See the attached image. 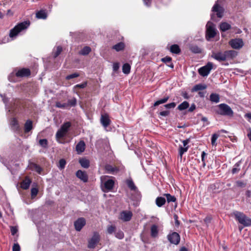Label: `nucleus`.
Returning <instances> with one entry per match:
<instances>
[{"instance_id":"72a5a7b5","label":"nucleus","mask_w":251,"mask_h":251,"mask_svg":"<svg viewBox=\"0 0 251 251\" xmlns=\"http://www.w3.org/2000/svg\"><path fill=\"white\" fill-rule=\"evenodd\" d=\"M66 103L68 105V109H69L70 107H75L76 105L77 100L76 98H74L72 99L68 100Z\"/></svg>"},{"instance_id":"0e129e2a","label":"nucleus","mask_w":251,"mask_h":251,"mask_svg":"<svg viewBox=\"0 0 251 251\" xmlns=\"http://www.w3.org/2000/svg\"><path fill=\"white\" fill-rule=\"evenodd\" d=\"M236 184L238 187H244L246 186V183H245L244 182H243L242 181L239 180V181H236Z\"/></svg>"},{"instance_id":"393cba45","label":"nucleus","mask_w":251,"mask_h":251,"mask_svg":"<svg viewBox=\"0 0 251 251\" xmlns=\"http://www.w3.org/2000/svg\"><path fill=\"white\" fill-rule=\"evenodd\" d=\"M207 86L205 84H198L195 85L192 89V92H197L198 91L203 90L206 88Z\"/></svg>"},{"instance_id":"473e14b6","label":"nucleus","mask_w":251,"mask_h":251,"mask_svg":"<svg viewBox=\"0 0 251 251\" xmlns=\"http://www.w3.org/2000/svg\"><path fill=\"white\" fill-rule=\"evenodd\" d=\"M189 104L188 102H187V101H184L183 102H182L181 103H180L177 106V108L179 111H182V110H185L187 108H188L189 107Z\"/></svg>"},{"instance_id":"2eb2a0df","label":"nucleus","mask_w":251,"mask_h":251,"mask_svg":"<svg viewBox=\"0 0 251 251\" xmlns=\"http://www.w3.org/2000/svg\"><path fill=\"white\" fill-rule=\"evenodd\" d=\"M86 221L84 218H79L74 223V226L76 231H79L85 225Z\"/></svg>"},{"instance_id":"ea45409f","label":"nucleus","mask_w":251,"mask_h":251,"mask_svg":"<svg viewBox=\"0 0 251 251\" xmlns=\"http://www.w3.org/2000/svg\"><path fill=\"white\" fill-rule=\"evenodd\" d=\"M36 16L38 19H45L47 18V14L43 10H40L36 13Z\"/></svg>"},{"instance_id":"f704fd0d","label":"nucleus","mask_w":251,"mask_h":251,"mask_svg":"<svg viewBox=\"0 0 251 251\" xmlns=\"http://www.w3.org/2000/svg\"><path fill=\"white\" fill-rule=\"evenodd\" d=\"M190 50L195 53H199L201 52V50L198 46L192 45L190 47Z\"/></svg>"},{"instance_id":"6e6d98bb","label":"nucleus","mask_w":251,"mask_h":251,"mask_svg":"<svg viewBox=\"0 0 251 251\" xmlns=\"http://www.w3.org/2000/svg\"><path fill=\"white\" fill-rule=\"evenodd\" d=\"M12 251H21V247L18 243L14 244L12 247Z\"/></svg>"},{"instance_id":"4c0bfd02","label":"nucleus","mask_w":251,"mask_h":251,"mask_svg":"<svg viewBox=\"0 0 251 251\" xmlns=\"http://www.w3.org/2000/svg\"><path fill=\"white\" fill-rule=\"evenodd\" d=\"M91 51V49L88 46L84 47L80 51V54L83 55L88 54Z\"/></svg>"},{"instance_id":"680f3d73","label":"nucleus","mask_w":251,"mask_h":251,"mask_svg":"<svg viewBox=\"0 0 251 251\" xmlns=\"http://www.w3.org/2000/svg\"><path fill=\"white\" fill-rule=\"evenodd\" d=\"M159 115L166 117L170 114V112L168 110L163 111L159 113Z\"/></svg>"},{"instance_id":"dca6fc26","label":"nucleus","mask_w":251,"mask_h":251,"mask_svg":"<svg viewBox=\"0 0 251 251\" xmlns=\"http://www.w3.org/2000/svg\"><path fill=\"white\" fill-rule=\"evenodd\" d=\"M212 11L216 12L218 17L221 18L223 17L224 9L218 3H216L212 8Z\"/></svg>"},{"instance_id":"412c9836","label":"nucleus","mask_w":251,"mask_h":251,"mask_svg":"<svg viewBox=\"0 0 251 251\" xmlns=\"http://www.w3.org/2000/svg\"><path fill=\"white\" fill-rule=\"evenodd\" d=\"M226 60L232 59L238 55V52L234 50L225 51Z\"/></svg>"},{"instance_id":"6ab92c4d","label":"nucleus","mask_w":251,"mask_h":251,"mask_svg":"<svg viewBox=\"0 0 251 251\" xmlns=\"http://www.w3.org/2000/svg\"><path fill=\"white\" fill-rule=\"evenodd\" d=\"M100 123L104 127H107L110 124L111 121L107 114L101 115L100 117Z\"/></svg>"},{"instance_id":"052dcab7","label":"nucleus","mask_w":251,"mask_h":251,"mask_svg":"<svg viewBox=\"0 0 251 251\" xmlns=\"http://www.w3.org/2000/svg\"><path fill=\"white\" fill-rule=\"evenodd\" d=\"M119 69V63H114L113 65V71L116 72H117Z\"/></svg>"},{"instance_id":"f257e3e1","label":"nucleus","mask_w":251,"mask_h":251,"mask_svg":"<svg viewBox=\"0 0 251 251\" xmlns=\"http://www.w3.org/2000/svg\"><path fill=\"white\" fill-rule=\"evenodd\" d=\"M29 25L30 22L28 21L18 24L10 30L9 37L12 38L16 37L20 32L26 29Z\"/></svg>"},{"instance_id":"4468645a","label":"nucleus","mask_w":251,"mask_h":251,"mask_svg":"<svg viewBox=\"0 0 251 251\" xmlns=\"http://www.w3.org/2000/svg\"><path fill=\"white\" fill-rule=\"evenodd\" d=\"M211 57L219 62L226 60L225 51L213 52Z\"/></svg>"},{"instance_id":"864d4df0","label":"nucleus","mask_w":251,"mask_h":251,"mask_svg":"<svg viewBox=\"0 0 251 251\" xmlns=\"http://www.w3.org/2000/svg\"><path fill=\"white\" fill-rule=\"evenodd\" d=\"M164 107L167 109L174 108L176 106V103L173 102L168 104H166L164 105Z\"/></svg>"},{"instance_id":"a211bd4d","label":"nucleus","mask_w":251,"mask_h":251,"mask_svg":"<svg viewBox=\"0 0 251 251\" xmlns=\"http://www.w3.org/2000/svg\"><path fill=\"white\" fill-rule=\"evenodd\" d=\"M76 176L81 180L83 181L84 182H86L88 181V176L86 173L84 171H82L81 170H78L76 172Z\"/></svg>"},{"instance_id":"9b49d317","label":"nucleus","mask_w":251,"mask_h":251,"mask_svg":"<svg viewBox=\"0 0 251 251\" xmlns=\"http://www.w3.org/2000/svg\"><path fill=\"white\" fill-rule=\"evenodd\" d=\"M229 45L234 49H240L244 46V43L242 39L236 38L231 39L229 42Z\"/></svg>"},{"instance_id":"20e7f679","label":"nucleus","mask_w":251,"mask_h":251,"mask_svg":"<svg viewBox=\"0 0 251 251\" xmlns=\"http://www.w3.org/2000/svg\"><path fill=\"white\" fill-rule=\"evenodd\" d=\"M235 219L238 222L244 226H251V219L247 217L243 213L236 211L234 213Z\"/></svg>"},{"instance_id":"aec40b11","label":"nucleus","mask_w":251,"mask_h":251,"mask_svg":"<svg viewBox=\"0 0 251 251\" xmlns=\"http://www.w3.org/2000/svg\"><path fill=\"white\" fill-rule=\"evenodd\" d=\"M85 149V142L81 140L80 141L76 146L75 150L77 153L79 154L83 152Z\"/></svg>"},{"instance_id":"774afa93","label":"nucleus","mask_w":251,"mask_h":251,"mask_svg":"<svg viewBox=\"0 0 251 251\" xmlns=\"http://www.w3.org/2000/svg\"><path fill=\"white\" fill-rule=\"evenodd\" d=\"M247 131L248 132L247 134V136L249 138L250 141L251 142V128L249 127L247 129Z\"/></svg>"},{"instance_id":"c756f323","label":"nucleus","mask_w":251,"mask_h":251,"mask_svg":"<svg viewBox=\"0 0 251 251\" xmlns=\"http://www.w3.org/2000/svg\"><path fill=\"white\" fill-rule=\"evenodd\" d=\"M210 100L211 102L218 103L220 101V96L216 93H212L210 95Z\"/></svg>"},{"instance_id":"cd10ccee","label":"nucleus","mask_w":251,"mask_h":251,"mask_svg":"<svg viewBox=\"0 0 251 251\" xmlns=\"http://www.w3.org/2000/svg\"><path fill=\"white\" fill-rule=\"evenodd\" d=\"M172 58L170 56H166L164 58H162L161 59V61L166 63V64H167V65L168 67L171 68H174V64L171 62L172 61Z\"/></svg>"},{"instance_id":"423d86ee","label":"nucleus","mask_w":251,"mask_h":251,"mask_svg":"<svg viewBox=\"0 0 251 251\" xmlns=\"http://www.w3.org/2000/svg\"><path fill=\"white\" fill-rule=\"evenodd\" d=\"M216 34L215 25L211 23L208 22L206 25V39L209 41L210 39L214 38Z\"/></svg>"},{"instance_id":"4d7b16f0","label":"nucleus","mask_w":251,"mask_h":251,"mask_svg":"<svg viewBox=\"0 0 251 251\" xmlns=\"http://www.w3.org/2000/svg\"><path fill=\"white\" fill-rule=\"evenodd\" d=\"M212 218L211 216H208L204 219V222L206 224V226H208L209 224L211 223Z\"/></svg>"},{"instance_id":"6e6552de","label":"nucleus","mask_w":251,"mask_h":251,"mask_svg":"<svg viewBox=\"0 0 251 251\" xmlns=\"http://www.w3.org/2000/svg\"><path fill=\"white\" fill-rule=\"evenodd\" d=\"M124 169V166L118 167L116 166H112L110 164H106L104 166V169L105 171L109 174L112 175H116L120 171Z\"/></svg>"},{"instance_id":"a19ab883","label":"nucleus","mask_w":251,"mask_h":251,"mask_svg":"<svg viewBox=\"0 0 251 251\" xmlns=\"http://www.w3.org/2000/svg\"><path fill=\"white\" fill-rule=\"evenodd\" d=\"M62 48L60 46L56 47V50H54L52 52L53 56L54 58H56L62 52Z\"/></svg>"},{"instance_id":"37998d69","label":"nucleus","mask_w":251,"mask_h":251,"mask_svg":"<svg viewBox=\"0 0 251 251\" xmlns=\"http://www.w3.org/2000/svg\"><path fill=\"white\" fill-rule=\"evenodd\" d=\"M31 167L32 169L35 170L38 174H41V172L42 171V169L41 167L35 163H32L31 164Z\"/></svg>"},{"instance_id":"49530a36","label":"nucleus","mask_w":251,"mask_h":251,"mask_svg":"<svg viewBox=\"0 0 251 251\" xmlns=\"http://www.w3.org/2000/svg\"><path fill=\"white\" fill-rule=\"evenodd\" d=\"M115 237L119 239H122L124 237V233L121 230H118L115 233Z\"/></svg>"},{"instance_id":"39448f33","label":"nucleus","mask_w":251,"mask_h":251,"mask_svg":"<svg viewBox=\"0 0 251 251\" xmlns=\"http://www.w3.org/2000/svg\"><path fill=\"white\" fill-rule=\"evenodd\" d=\"M125 182L127 185L128 188L132 191L135 193V199L136 200H139L141 198L140 192L139 191L137 187L135 185L132 179L129 177L125 180Z\"/></svg>"},{"instance_id":"f3484780","label":"nucleus","mask_w":251,"mask_h":251,"mask_svg":"<svg viewBox=\"0 0 251 251\" xmlns=\"http://www.w3.org/2000/svg\"><path fill=\"white\" fill-rule=\"evenodd\" d=\"M30 75V71L29 69L23 68L19 70L16 73L17 77H26Z\"/></svg>"},{"instance_id":"e2e57ef3","label":"nucleus","mask_w":251,"mask_h":251,"mask_svg":"<svg viewBox=\"0 0 251 251\" xmlns=\"http://www.w3.org/2000/svg\"><path fill=\"white\" fill-rule=\"evenodd\" d=\"M11 124L13 126H18V121L16 118H13L12 119L11 122Z\"/></svg>"},{"instance_id":"603ef678","label":"nucleus","mask_w":251,"mask_h":251,"mask_svg":"<svg viewBox=\"0 0 251 251\" xmlns=\"http://www.w3.org/2000/svg\"><path fill=\"white\" fill-rule=\"evenodd\" d=\"M66 162L65 159H61L59 161V168L61 169H63L65 168Z\"/></svg>"},{"instance_id":"4be33fe9","label":"nucleus","mask_w":251,"mask_h":251,"mask_svg":"<svg viewBox=\"0 0 251 251\" xmlns=\"http://www.w3.org/2000/svg\"><path fill=\"white\" fill-rule=\"evenodd\" d=\"M158 234V226L156 225H153L151 227V235L152 237L155 238L157 236Z\"/></svg>"},{"instance_id":"7ed1b4c3","label":"nucleus","mask_w":251,"mask_h":251,"mask_svg":"<svg viewBox=\"0 0 251 251\" xmlns=\"http://www.w3.org/2000/svg\"><path fill=\"white\" fill-rule=\"evenodd\" d=\"M72 126V124L70 122H67L64 123L61 126L59 129L57 130L55 134V138L56 140L58 142L59 140L64 137Z\"/></svg>"},{"instance_id":"2f4dec72","label":"nucleus","mask_w":251,"mask_h":251,"mask_svg":"<svg viewBox=\"0 0 251 251\" xmlns=\"http://www.w3.org/2000/svg\"><path fill=\"white\" fill-rule=\"evenodd\" d=\"M230 25L226 22L222 23L220 25V29L223 32L230 29Z\"/></svg>"},{"instance_id":"e433bc0d","label":"nucleus","mask_w":251,"mask_h":251,"mask_svg":"<svg viewBox=\"0 0 251 251\" xmlns=\"http://www.w3.org/2000/svg\"><path fill=\"white\" fill-rule=\"evenodd\" d=\"M163 196L166 197L168 203L170 202H175L176 201V198L170 194H164Z\"/></svg>"},{"instance_id":"69168bd1","label":"nucleus","mask_w":251,"mask_h":251,"mask_svg":"<svg viewBox=\"0 0 251 251\" xmlns=\"http://www.w3.org/2000/svg\"><path fill=\"white\" fill-rule=\"evenodd\" d=\"M196 108V105L194 103L191 104V106L188 109V111L189 112H193Z\"/></svg>"},{"instance_id":"0eeeda50","label":"nucleus","mask_w":251,"mask_h":251,"mask_svg":"<svg viewBox=\"0 0 251 251\" xmlns=\"http://www.w3.org/2000/svg\"><path fill=\"white\" fill-rule=\"evenodd\" d=\"M100 240V235L98 232H94L91 238L88 241V248L94 249Z\"/></svg>"},{"instance_id":"c85d7f7f","label":"nucleus","mask_w":251,"mask_h":251,"mask_svg":"<svg viewBox=\"0 0 251 251\" xmlns=\"http://www.w3.org/2000/svg\"><path fill=\"white\" fill-rule=\"evenodd\" d=\"M25 132H29L32 129V122L31 120H27L25 124Z\"/></svg>"},{"instance_id":"338daca9","label":"nucleus","mask_w":251,"mask_h":251,"mask_svg":"<svg viewBox=\"0 0 251 251\" xmlns=\"http://www.w3.org/2000/svg\"><path fill=\"white\" fill-rule=\"evenodd\" d=\"M174 219L175 220V225H176V226H178L179 225V222L178 220V216H177V215H176V214H175L174 215Z\"/></svg>"},{"instance_id":"c03bdc74","label":"nucleus","mask_w":251,"mask_h":251,"mask_svg":"<svg viewBox=\"0 0 251 251\" xmlns=\"http://www.w3.org/2000/svg\"><path fill=\"white\" fill-rule=\"evenodd\" d=\"M55 106L60 108L68 109V105L67 104L66 102L61 103L59 101H57L55 103Z\"/></svg>"},{"instance_id":"58836bf2","label":"nucleus","mask_w":251,"mask_h":251,"mask_svg":"<svg viewBox=\"0 0 251 251\" xmlns=\"http://www.w3.org/2000/svg\"><path fill=\"white\" fill-rule=\"evenodd\" d=\"M169 99V97L167 96V97L164 98L163 99H162L158 100H157L156 101H155L154 103L153 106H156L160 104H163V103L166 102Z\"/></svg>"},{"instance_id":"bb28decb","label":"nucleus","mask_w":251,"mask_h":251,"mask_svg":"<svg viewBox=\"0 0 251 251\" xmlns=\"http://www.w3.org/2000/svg\"><path fill=\"white\" fill-rule=\"evenodd\" d=\"M170 51L175 54H179L181 52V50L178 45L174 44L171 46Z\"/></svg>"},{"instance_id":"a18cd8bd","label":"nucleus","mask_w":251,"mask_h":251,"mask_svg":"<svg viewBox=\"0 0 251 251\" xmlns=\"http://www.w3.org/2000/svg\"><path fill=\"white\" fill-rule=\"evenodd\" d=\"M39 144L42 147L44 148H47L48 141L46 139H40L39 141Z\"/></svg>"},{"instance_id":"7c9ffc66","label":"nucleus","mask_w":251,"mask_h":251,"mask_svg":"<svg viewBox=\"0 0 251 251\" xmlns=\"http://www.w3.org/2000/svg\"><path fill=\"white\" fill-rule=\"evenodd\" d=\"M79 162L81 166L84 168H88L90 166V161L86 158L79 159Z\"/></svg>"},{"instance_id":"ddd939ff","label":"nucleus","mask_w":251,"mask_h":251,"mask_svg":"<svg viewBox=\"0 0 251 251\" xmlns=\"http://www.w3.org/2000/svg\"><path fill=\"white\" fill-rule=\"evenodd\" d=\"M115 182L113 179H109L103 182L102 191L107 192L112 190L114 187Z\"/></svg>"},{"instance_id":"13d9d810","label":"nucleus","mask_w":251,"mask_h":251,"mask_svg":"<svg viewBox=\"0 0 251 251\" xmlns=\"http://www.w3.org/2000/svg\"><path fill=\"white\" fill-rule=\"evenodd\" d=\"M87 84V83L86 81H85V82H83L81 84H77V85H75V87L83 89L86 87Z\"/></svg>"},{"instance_id":"3c124183","label":"nucleus","mask_w":251,"mask_h":251,"mask_svg":"<svg viewBox=\"0 0 251 251\" xmlns=\"http://www.w3.org/2000/svg\"><path fill=\"white\" fill-rule=\"evenodd\" d=\"M79 76V74L78 73H74L72 74H71L70 75H68L66 76V80H70L71 79L77 77Z\"/></svg>"},{"instance_id":"c9c22d12","label":"nucleus","mask_w":251,"mask_h":251,"mask_svg":"<svg viewBox=\"0 0 251 251\" xmlns=\"http://www.w3.org/2000/svg\"><path fill=\"white\" fill-rule=\"evenodd\" d=\"M131 67L128 63H125L122 67L123 72L125 74H128L130 72Z\"/></svg>"},{"instance_id":"5701e85b","label":"nucleus","mask_w":251,"mask_h":251,"mask_svg":"<svg viewBox=\"0 0 251 251\" xmlns=\"http://www.w3.org/2000/svg\"><path fill=\"white\" fill-rule=\"evenodd\" d=\"M125 48V44L123 42H119L117 44L112 46V49L117 51H120L124 50Z\"/></svg>"},{"instance_id":"1a4fd4ad","label":"nucleus","mask_w":251,"mask_h":251,"mask_svg":"<svg viewBox=\"0 0 251 251\" xmlns=\"http://www.w3.org/2000/svg\"><path fill=\"white\" fill-rule=\"evenodd\" d=\"M213 68V63L208 62L207 64L198 70L199 74L202 76H207Z\"/></svg>"},{"instance_id":"9d476101","label":"nucleus","mask_w":251,"mask_h":251,"mask_svg":"<svg viewBox=\"0 0 251 251\" xmlns=\"http://www.w3.org/2000/svg\"><path fill=\"white\" fill-rule=\"evenodd\" d=\"M168 241L173 244L178 245L180 242V236L176 232H173L167 235Z\"/></svg>"},{"instance_id":"09e8293b","label":"nucleus","mask_w":251,"mask_h":251,"mask_svg":"<svg viewBox=\"0 0 251 251\" xmlns=\"http://www.w3.org/2000/svg\"><path fill=\"white\" fill-rule=\"evenodd\" d=\"M239 166H240L239 162H237L234 165V168L232 169V171H231L232 173L233 174H235L240 171V169L238 168Z\"/></svg>"},{"instance_id":"8fccbe9b","label":"nucleus","mask_w":251,"mask_h":251,"mask_svg":"<svg viewBox=\"0 0 251 251\" xmlns=\"http://www.w3.org/2000/svg\"><path fill=\"white\" fill-rule=\"evenodd\" d=\"M218 136H219V135L215 133L212 135V137H211V144L213 146L216 145L217 144L216 143V141L217 138H218Z\"/></svg>"},{"instance_id":"b1692460","label":"nucleus","mask_w":251,"mask_h":251,"mask_svg":"<svg viewBox=\"0 0 251 251\" xmlns=\"http://www.w3.org/2000/svg\"><path fill=\"white\" fill-rule=\"evenodd\" d=\"M166 201L165 198L162 197H158L155 200V204L158 207H160L165 204Z\"/></svg>"},{"instance_id":"f03ea898","label":"nucleus","mask_w":251,"mask_h":251,"mask_svg":"<svg viewBox=\"0 0 251 251\" xmlns=\"http://www.w3.org/2000/svg\"><path fill=\"white\" fill-rule=\"evenodd\" d=\"M217 109L216 110V113L217 114L232 117L234 112L231 107L226 103H221L217 106Z\"/></svg>"},{"instance_id":"bf43d9fd","label":"nucleus","mask_w":251,"mask_h":251,"mask_svg":"<svg viewBox=\"0 0 251 251\" xmlns=\"http://www.w3.org/2000/svg\"><path fill=\"white\" fill-rule=\"evenodd\" d=\"M10 230L11 234L14 235L18 232V228L15 226H12L10 227Z\"/></svg>"},{"instance_id":"79ce46f5","label":"nucleus","mask_w":251,"mask_h":251,"mask_svg":"<svg viewBox=\"0 0 251 251\" xmlns=\"http://www.w3.org/2000/svg\"><path fill=\"white\" fill-rule=\"evenodd\" d=\"M188 148L189 146H187L186 147H183L181 145L179 146L178 149V153L181 158H182L183 154L188 151Z\"/></svg>"},{"instance_id":"f8f14e48","label":"nucleus","mask_w":251,"mask_h":251,"mask_svg":"<svg viewBox=\"0 0 251 251\" xmlns=\"http://www.w3.org/2000/svg\"><path fill=\"white\" fill-rule=\"evenodd\" d=\"M132 216L133 214L131 211L124 210L120 213L119 219L124 222H128L130 221Z\"/></svg>"},{"instance_id":"5fc2aeb1","label":"nucleus","mask_w":251,"mask_h":251,"mask_svg":"<svg viewBox=\"0 0 251 251\" xmlns=\"http://www.w3.org/2000/svg\"><path fill=\"white\" fill-rule=\"evenodd\" d=\"M38 192V190L36 188H32L31 190V196L32 198L36 196Z\"/></svg>"},{"instance_id":"a878e982","label":"nucleus","mask_w":251,"mask_h":251,"mask_svg":"<svg viewBox=\"0 0 251 251\" xmlns=\"http://www.w3.org/2000/svg\"><path fill=\"white\" fill-rule=\"evenodd\" d=\"M31 181L28 178H25L24 180H23L21 184V188L24 190L27 189L31 183Z\"/></svg>"},{"instance_id":"de8ad7c7","label":"nucleus","mask_w":251,"mask_h":251,"mask_svg":"<svg viewBox=\"0 0 251 251\" xmlns=\"http://www.w3.org/2000/svg\"><path fill=\"white\" fill-rule=\"evenodd\" d=\"M116 226H108L107 228V231L109 234H112L115 231Z\"/></svg>"}]
</instances>
